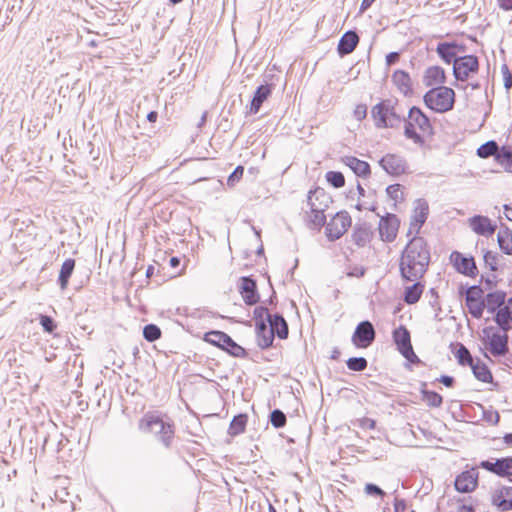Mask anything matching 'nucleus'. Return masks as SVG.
<instances>
[{"mask_svg":"<svg viewBox=\"0 0 512 512\" xmlns=\"http://www.w3.org/2000/svg\"><path fill=\"white\" fill-rule=\"evenodd\" d=\"M422 400L430 407H440L443 403V398L440 394L429 391L426 389L421 390Z\"/></svg>","mask_w":512,"mask_h":512,"instance_id":"4c0bfd02","label":"nucleus"},{"mask_svg":"<svg viewBox=\"0 0 512 512\" xmlns=\"http://www.w3.org/2000/svg\"><path fill=\"white\" fill-rule=\"evenodd\" d=\"M239 290L244 302L247 305H254L259 301V295L256 290V282L253 279L249 277H242Z\"/></svg>","mask_w":512,"mask_h":512,"instance_id":"6ab92c4d","label":"nucleus"},{"mask_svg":"<svg viewBox=\"0 0 512 512\" xmlns=\"http://www.w3.org/2000/svg\"><path fill=\"white\" fill-rule=\"evenodd\" d=\"M138 428L144 433H154L165 447L171 445L174 427L155 412L146 413L139 421Z\"/></svg>","mask_w":512,"mask_h":512,"instance_id":"20e7f679","label":"nucleus"},{"mask_svg":"<svg viewBox=\"0 0 512 512\" xmlns=\"http://www.w3.org/2000/svg\"><path fill=\"white\" fill-rule=\"evenodd\" d=\"M485 284L488 286V288H493L496 285V276L493 274L487 276L485 279Z\"/></svg>","mask_w":512,"mask_h":512,"instance_id":"e2e57ef3","label":"nucleus"},{"mask_svg":"<svg viewBox=\"0 0 512 512\" xmlns=\"http://www.w3.org/2000/svg\"><path fill=\"white\" fill-rule=\"evenodd\" d=\"M375 336L376 332L372 323L366 320L357 325L351 340L357 348H367L373 343Z\"/></svg>","mask_w":512,"mask_h":512,"instance_id":"9d476101","label":"nucleus"},{"mask_svg":"<svg viewBox=\"0 0 512 512\" xmlns=\"http://www.w3.org/2000/svg\"><path fill=\"white\" fill-rule=\"evenodd\" d=\"M393 82L398 87L401 93L407 95L411 92V79L408 73L398 70L392 76Z\"/></svg>","mask_w":512,"mask_h":512,"instance_id":"473e14b6","label":"nucleus"},{"mask_svg":"<svg viewBox=\"0 0 512 512\" xmlns=\"http://www.w3.org/2000/svg\"><path fill=\"white\" fill-rule=\"evenodd\" d=\"M351 226V217L347 212H338L327 223L326 236L330 241H335L343 236V234Z\"/></svg>","mask_w":512,"mask_h":512,"instance_id":"6e6552de","label":"nucleus"},{"mask_svg":"<svg viewBox=\"0 0 512 512\" xmlns=\"http://www.w3.org/2000/svg\"><path fill=\"white\" fill-rule=\"evenodd\" d=\"M143 337L149 342H154L161 337V330L157 325L148 324L143 329Z\"/></svg>","mask_w":512,"mask_h":512,"instance_id":"79ce46f5","label":"nucleus"},{"mask_svg":"<svg viewBox=\"0 0 512 512\" xmlns=\"http://www.w3.org/2000/svg\"><path fill=\"white\" fill-rule=\"evenodd\" d=\"M40 324L42 325L44 331L49 333L53 332L56 327L53 319L47 315H40Z\"/></svg>","mask_w":512,"mask_h":512,"instance_id":"603ef678","label":"nucleus"},{"mask_svg":"<svg viewBox=\"0 0 512 512\" xmlns=\"http://www.w3.org/2000/svg\"><path fill=\"white\" fill-rule=\"evenodd\" d=\"M496 161L507 171L512 172V152L502 148L496 155Z\"/></svg>","mask_w":512,"mask_h":512,"instance_id":"ea45409f","label":"nucleus"},{"mask_svg":"<svg viewBox=\"0 0 512 512\" xmlns=\"http://www.w3.org/2000/svg\"><path fill=\"white\" fill-rule=\"evenodd\" d=\"M256 334L258 345L261 348L265 349L272 345L275 334L264 321H259L256 323Z\"/></svg>","mask_w":512,"mask_h":512,"instance_id":"393cba45","label":"nucleus"},{"mask_svg":"<svg viewBox=\"0 0 512 512\" xmlns=\"http://www.w3.org/2000/svg\"><path fill=\"white\" fill-rule=\"evenodd\" d=\"M399 53L398 52H391L386 56V63L387 65H393L399 60Z\"/></svg>","mask_w":512,"mask_h":512,"instance_id":"052dcab7","label":"nucleus"},{"mask_svg":"<svg viewBox=\"0 0 512 512\" xmlns=\"http://www.w3.org/2000/svg\"><path fill=\"white\" fill-rule=\"evenodd\" d=\"M472 372L474 376L485 383H489L492 381V374L487 368V366L482 363L480 360L475 361L471 366Z\"/></svg>","mask_w":512,"mask_h":512,"instance_id":"72a5a7b5","label":"nucleus"},{"mask_svg":"<svg viewBox=\"0 0 512 512\" xmlns=\"http://www.w3.org/2000/svg\"><path fill=\"white\" fill-rule=\"evenodd\" d=\"M458 349H457V352L455 354L457 360H458V363L460 365H469L471 366L475 360L473 359L470 351L463 345V344H458Z\"/></svg>","mask_w":512,"mask_h":512,"instance_id":"58836bf2","label":"nucleus"},{"mask_svg":"<svg viewBox=\"0 0 512 512\" xmlns=\"http://www.w3.org/2000/svg\"><path fill=\"white\" fill-rule=\"evenodd\" d=\"M369 230L366 227H357L353 239L358 246H364L369 241Z\"/></svg>","mask_w":512,"mask_h":512,"instance_id":"c03bdc74","label":"nucleus"},{"mask_svg":"<svg viewBox=\"0 0 512 512\" xmlns=\"http://www.w3.org/2000/svg\"><path fill=\"white\" fill-rule=\"evenodd\" d=\"M271 424L275 428L284 427L286 424V415L279 409H275L270 414Z\"/></svg>","mask_w":512,"mask_h":512,"instance_id":"49530a36","label":"nucleus"},{"mask_svg":"<svg viewBox=\"0 0 512 512\" xmlns=\"http://www.w3.org/2000/svg\"><path fill=\"white\" fill-rule=\"evenodd\" d=\"M512 321V297L503 308H500L495 316V322L503 329L508 331L509 323Z\"/></svg>","mask_w":512,"mask_h":512,"instance_id":"bb28decb","label":"nucleus"},{"mask_svg":"<svg viewBox=\"0 0 512 512\" xmlns=\"http://www.w3.org/2000/svg\"><path fill=\"white\" fill-rule=\"evenodd\" d=\"M395 512H404L406 510V502L403 499L396 498L394 501Z\"/></svg>","mask_w":512,"mask_h":512,"instance_id":"bf43d9fd","label":"nucleus"},{"mask_svg":"<svg viewBox=\"0 0 512 512\" xmlns=\"http://www.w3.org/2000/svg\"><path fill=\"white\" fill-rule=\"evenodd\" d=\"M272 93V85L264 84L260 85L252 98L250 104V113L256 114L258 113L263 102L271 95Z\"/></svg>","mask_w":512,"mask_h":512,"instance_id":"5701e85b","label":"nucleus"},{"mask_svg":"<svg viewBox=\"0 0 512 512\" xmlns=\"http://www.w3.org/2000/svg\"><path fill=\"white\" fill-rule=\"evenodd\" d=\"M365 492L369 495L384 496L385 492L377 485L368 483L365 485Z\"/></svg>","mask_w":512,"mask_h":512,"instance_id":"864d4df0","label":"nucleus"},{"mask_svg":"<svg viewBox=\"0 0 512 512\" xmlns=\"http://www.w3.org/2000/svg\"><path fill=\"white\" fill-rule=\"evenodd\" d=\"M430 263V250L422 237H413L402 251L399 271L402 280L417 281L426 273Z\"/></svg>","mask_w":512,"mask_h":512,"instance_id":"f257e3e1","label":"nucleus"},{"mask_svg":"<svg viewBox=\"0 0 512 512\" xmlns=\"http://www.w3.org/2000/svg\"><path fill=\"white\" fill-rule=\"evenodd\" d=\"M247 424V415L239 414L234 416L229 426V434L232 436L241 434L245 431Z\"/></svg>","mask_w":512,"mask_h":512,"instance_id":"c9c22d12","label":"nucleus"},{"mask_svg":"<svg viewBox=\"0 0 512 512\" xmlns=\"http://www.w3.org/2000/svg\"><path fill=\"white\" fill-rule=\"evenodd\" d=\"M346 365L352 371L361 372L367 368L368 362L364 357H351Z\"/></svg>","mask_w":512,"mask_h":512,"instance_id":"37998d69","label":"nucleus"},{"mask_svg":"<svg viewBox=\"0 0 512 512\" xmlns=\"http://www.w3.org/2000/svg\"><path fill=\"white\" fill-rule=\"evenodd\" d=\"M466 306H467L470 314L474 318H477V319L482 317L483 311L486 308L484 300H479V301L478 300H475V301L467 300Z\"/></svg>","mask_w":512,"mask_h":512,"instance_id":"a19ab883","label":"nucleus"},{"mask_svg":"<svg viewBox=\"0 0 512 512\" xmlns=\"http://www.w3.org/2000/svg\"><path fill=\"white\" fill-rule=\"evenodd\" d=\"M269 327L280 339L288 337V324L280 314L268 315Z\"/></svg>","mask_w":512,"mask_h":512,"instance_id":"b1692460","label":"nucleus"},{"mask_svg":"<svg viewBox=\"0 0 512 512\" xmlns=\"http://www.w3.org/2000/svg\"><path fill=\"white\" fill-rule=\"evenodd\" d=\"M482 294H483V290L480 286H471L466 291L465 301H467V300H471V301L482 300L481 299Z\"/></svg>","mask_w":512,"mask_h":512,"instance_id":"8fccbe9b","label":"nucleus"},{"mask_svg":"<svg viewBox=\"0 0 512 512\" xmlns=\"http://www.w3.org/2000/svg\"><path fill=\"white\" fill-rule=\"evenodd\" d=\"M457 512H475L471 506L462 505L457 509Z\"/></svg>","mask_w":512,"mask_h":512,"instance_id":"338daca9","label":"nucleus"},{"mask_svg":"<svg viewBox=\"0 0 512 512\" xmlns=\"http://www.w3.org/2000/svg\"><path fill=\"white\" fill-rule=\"evenodd\" d=\"M489 351L494 356H503L508 351V335L493 333L489 338Z\"/></svg>","mask_w":512,"mask_h":512,"instance_id":"aec40b11","label":"nucleus"},{"mask_svg":"<svg viewBox=\"0 0 512 512\" xmlns=\"http://www.w3.org/2000/svg\"><path fill=\"white\" fill-rule=\"evenodd\" d=\"M75 268L74 259H66L60 269L58 282L62 290H65L68 286L69 278L72 275Z\"/></svg>","mask_w":512,"mask_h":512,"instance_id":"2f4dec72","label":"nucleus"},{"mask_svg":"<svg viewBox=\"0 0 512 512\" xmlns=\"http://www.w3.org/2000/svg\"><path fill=\"white\" fill-rule=\"evenodd\" d=\"M501 70H502L503 78H504V87L506 90H509L512 87V75H511L507 65H503Z\"/></svg>","mask_w":512,"mask_h":512,"instance_id":"5fc2aeb1","label":"nucleus"},{"mask_svg":"<svg viewBox=\"0 0 512 512\" xmlns=\"http://www.w3.org/2000/svg\"><path fill=\"white\" fill-rule=\"evenodd\" d=\"M506 293L503 291H494L488 293L484 299L485 307L490 313H494L505 303Z\"/></svg>","mask_w":512,"mask_h":512,"instance_id":"cd10ccee","label":"nucleus"},{"mask_svg":"<svg viewBox=\"0 0 512 512\" xmlns=\"http://www.w3.org/2000/svg\"><path fill=\"white\" fill-rule=\"evenodd\" d=\"M244 173V168L242 166H237L234 171L229 175L227 179V185L229 187H234L236 183L240 181Z\"/></svg>","mask_w":512,"mask_h":512,"instance_id":"09e8293b","label":"nucleus"},{"mask_svg":"<svg viewBox=\"0 0 512 512\" xmlns=\"http://www.w3.org/2000/svg\"><path fill=\"white\" fill-rule=\"evenodd\" d=\"M379 164L387 174L392 176H399L407 170L405 159L397 154H386L380 159Z\"/></svg>","mask_w":512,"mask_h":512,"instance_id":"f8f14e48","label":"nucleus"},{"mask_svg":"<svg viewBox=\"0 0 512 512\" xmlns=\"http://www.w3.org/2000/svg\"><path fill=\"white\" fill-rule=\"evenodd\" d=\"M499 147H498V144L491 140V141H488L484 144H482L478 149H477V155L480 157V158H488L490 156H495L500 153L499 151Z\"/></svg>","mask_w":512,"mask_h":512,"instance_id":"e433bc0d","label":"nucleus"},{"mask_svg":"<svg viewBox=\"0 0 512 512\" xmlns=\"http://www.w3.org/2000/svg\"><path fill=\"white\" fill-rule=\"evenodd\" d=\"M478 58L474 55L458 57L454 60L453 74L457 80L465 81L470 73L478 70Z\"/></svg>","mask_w":512,"mask_h":512,"instance_id":"1a4fd4ad","label":"nucleus"},{"mask_svg":"<svg viewBox=\"0 0 512 512\" xmlns=\"http://www.w3.org/2000/svg\"><path fill=\"white\" fill-rule=\"evenodd\" d=\"M438 382L442 383L446 387H452L454 385V378L448 375H442L437 379Z\"/></svg>","mask_w":512,"mask_h":512,"instance_id":"13d9d810","label":"nucleus"},{"mask_svg":"<svg viewBox=\"0 0 512 512\" xmlns=\"http://www.w3.org/2000/svg\"><path fill=\"white\" fill-rule=\"evenodd\" d=\"M504 208H505V215H506L507 219L512 221V207L505 205Z\"/></svg>","mask_w":512,"mask_h":512,"instance_id":"774afa93","label":"nucleus"},{"mask_svg":"<svg viewBox=\"0 0 512 512\" xmlns=\"http://www.w3.org/2000/svg\"><path fill=\"white\" fill-rule=\"evenodd\" d=\"M332 203V198L323 188L309 191L306 202L302 206L304 219L310 228L320 229L326 223L325 211Z\"/></svg>","mask_w":512,"mask_h":512,"instance_id":"f03ea898","label":"nucleus"},{"mask_svg":"<svg viewBox=\"0 0 512 512\" xmlns=\"http://www.w3.org/2000/svg\"><path fill=\"white\" fill-rule=\"evenodd\" d=\"M468 223L470 228L478 235L490 236L496 230V225L486 216L475 215L469 218Z\"/></svg>","mask_w":512,"mask_h":512,"instance_id":"a211bd4d","label":"nucleus"},{"mask_svg":"<svg viewBox=\"0 0 512 512\" xmlns=\"http://www.w3.org/2000/svg\"><path fill=\"white\" fill-rule=\"evenodd\" d=\"M456 48L455 43L442 42L437 45L436 51L445 63L450 64L456 59Z\"/></svg>","mask_w":512,"mask_h":512,"instance_id":"c756f323","label":"nucleus"},{"mask_svg":"<svg viewBox=\"0 0 512 512\" xmlns=\"http://www.w3.org/2000/svg\"><path fill=\"white\" fill-rule=\"evenodd\" d=\"M484 262L489 269L494 272L498 269V255L491 251H486L484 254Z\"/></svg>","mask_w":512,"mask_h":512,"instance_id":"de8ad7c7","label":"nucleus"},{"mask_svg":"<svg viewBox=\"0 0 512 512\" xmlns=\"http://www.w3.org/2000/svg\"><path fill=\"white\" fill-rule=\"evenodd\" d=\"M451 260L459 273L470 277L476 275L477 267L473 257H464L460 252L454 251Z\"/></svg>","mask_w":512,"mask_h":512,"instance_id":"f3484780","label":"nucleus"},{"mask_svg":"<svg viewBox=\"0 0 512 512\" xmlns=\"http://www.w3.org/2000/svg\"><path fill=\"white\" fill-rule=\"evenodd\" d=\"M359 42V37L356 32L354 31H347L343 34L341 37L339 44H338V53L341 56L350 54L354 51L357 44Z\"/></svg>","mask_w":512,"mask_h":512,"instance_id":"412c9836","label":"nucleus"},{"mask_svg":"<svg viewBox=\"0 0 512 512\" xmlns=\"http://www.w3.org/2000/svg\"><path fill=\"white\" fill-rule=\"evenodd\" d=\"M399 220L394 214H387L379 222V234L381 239L386 242H392L397 235Z\"/></svg>","mask_w":512,"mask_h":512,"instance_id":"4468645a","label":"nucleus"},{"mask_svg":"<svg viewBox=\"0 0 512 512\" xmlns=\"http://www.w3.org/2000/svg\"><path fill=\"white\" fill-rule=\"evenodd\" d=\"M479 467L501 477L507 476V464L505 462V458L496 459L494 462L489 460H483L480 462Z\"/></svg>","mask_w":512,"mask_h":512,"instance_id":"c85d7f7f","label":"nucleus"},{"mask_svg":"<svg viewBox=\"0 0 512 512\" xmlns=\"http://www.w3.org/2000/svg\"><path fill=\"white\" fill-rule=\"evenodd\" d=\"M454 101V90L446 86L434 87L424 95L425 105L437 113H444L451 110Z\"/></svg>","mask_w":512,"mask_h":512,"instance_id":"423d86ee","label":"nucleus"},{"mask_svg":"<svg viewBox=\"0 0 512 512\" xmlns=\"http://www.w3.org/2000/svg\"><path fill=\"white\" fill-rule=\"evenodd\" d=\"M268 315H271L266 307L259 306L256 307L254 310V316L256 319H263V317H266L268 319ZM263 321V320H260Z\"/></svg>","mask_w":512,"mask_h":512,"instance_id":"4d7b16f0","label":"nucleus"},{"mask_svg":"<svg viewBox=\"0 0 512 512\" xmlns=\"http://www.w3.org/2000/svg\"><path fill=\"white\" fill-rule=\"evenodd\" d=\"M367 115V107L364 104H359L354 110V116L357 120H363Z\"/></svg>","mask_w":512,"mask_h":512,"instance_id":"6e6d98bb","label":"nucleus"},{"mask_svg":"<svg viewBox=\"0 0 512 512\" xmlns=\"http://www.w3.org/2000/svg\"><path fill=\"white\" fill-rule=\"evenodd\" d=\"M377 128H394L402 121L396 101L387 99L376 104L371 110Z\"/></svg>","mask_w":512,"mask_h":512,"instance_id":"39448f33","label":"nucleus"},{"mask_svg":"<svg viewBox=\"0 0 512 512\" xmlns=\"http://www.w3.org/2000/svg\"><path fill=\"white\" fill-rule=\"evenodd\" d=\"M204 340L235 357H244L246 351L238 345L229 335L222 331H210L204 336Z\"/></svg>","mask_w":512,"mask_h":512,"instance_id":"0eeeda50","label":"nucleus"},{"mask_svg":"<svg viewBox=\"0 0 512 512\" xmlns=\"http://www.w3.org/2000/svg\"><path fill=\"white\" fill-rule=\"evenodd\" d=\"M505 462L507 464V468H506L507 476H512V457H506Z\"/></svg>","mask_w":512,"mask_h":512,"instance_id":"0e129e2a","label":"nucleus"},{"mask_svg":"<svg viewBox=\"0 0 512 512\" xmlns=\"http://www.w3.org/2000/svg\"><path fill=\"white\" fill-rule=\"evenodd\" d=\"M158 114L156 111H151L147 115V120L149 122H155L157 120Z\"/></svg>","mask_w":512,"mask_h":512,"instance_id":"69168bd1","label":"nucleus"},{"mask_svg":"<svg viewBox=\"0 0 512 512\" xmlns=\"http://www.w3.org/2000/svg\"><path fill=\"white\" fill-rule=\"evenodd\" d=\"M412 282L413 284L411 286L406 287L404 292V301L407 304L417 303L424 290V285L419 280Z\"/></svg>","mask_w":512,"mask_h":512,"instance_id":"7c9ffc66","label":"nucleus"},{"mask_svg":"<svg viewBox=\"0 0 512 512\" xmlns=\"http://www.w3.org/2000/svg\"><path fill=\"white\" fill-rule=\"evenodd\" d=\"M497 237L501 250L506 254H512V231L509 229H500Z\"/></svg>","mask_w":512,"mask_h":512,"instance_id":"f704fd0d","label":"nucleus"},{"mask_svg":"<svg viewBox=\"0 0 512 512\" xmlns=\"http://www.w3.org/2000/svg\"><path fill=\"white\" fill-rule=\"evenodd\" d=\"M498 5L505 11L512 10V0H498Z\"/></svg>","mask_w":512,"mask_h":512,"instance_id":"680f3d73","label":"nucleus"},{"mask_svg":"<svg viewBox=\"0 0 512 512\" xmlns=\"http://www.w3.org/2000/svg\"><path fill=\"white\" fill-rule=\"evenodd\" d=\"M492 504L501 512L512 510V487L500 486L492 493Z\"/></svg>","mask_w":512,"mask_h":512,"instance_id":"2eb2a0df","label":"nucleus"},{"mask_svg":"<svg viewBox=\"0 0 512 512\" xmlns=\"http://www.w3.org/2000/svg\"><path fill=\"white\" fill-rule=\"evenodd\" d=\"M445 72L443 68L439 66L429 67L424 74L423 82L428 87L442 86L445 82Z\"/></svg>","mask_w":512,"mask_h":512,"instance_id":"4be33fe9","label":"nucleus"},{"mask_svg":"<svg viewBox=\"0 0 512 512\" xmlns=\"http://www.w3.org/2000/svg\"><path fill=\"white\" fill-rule=\"evenodd\" d=\"M393 338L395 343L398 346V350L400 353L411 363H419L420 359L417 357V355L414 353L411 340H410V334L409 331L404 328L400 327L396 329L393 333Z\"/></svg>","mask_w":512,"mask_h":512,"instance_id":"9b49d317","label":"nucleus"},{"mask_svg":"<svg viewBox=\"0 0 512 512\" xmlns=\"http://www.w3.org/2000/svg\"><path fill=\"white\" fill-rule=\"evenodd\" d=\"M478 476V471L475 468L463 471L455 479V489L461 493L472 492L477 487Z\"/></svg>","mask_w":512,"mask_h":512,"instance_id":"ddd939ff","label":"nucleus"},{"mask_svg":"<svg viewBox=\"0 0 512 512\" xmlns=\"http://www.w3.org/2000/svg\"><path fill=\"white\" fill-rule=\"evenodd\" d=\"M428 204L422 199L416 201V205L413 211V215L410 222L409 234H417L422 225L425 223L428 215Z\"/></svg>","mask_w":512,"mask_h":512,"instance_id":"dca6fc26","label":"nucleus"},{"mask_svg":"<svg viewBox=\"0 0 512 512\" xmlns=\"http://www.w3.org/2000/svg\"><path fill=\"white\" fill-rule=\"evenodd\" d=\"M343 163L348 166L357 176L367 177L370 175V166L367 162L362 161L353 156H346L342 159Z\"/></svg>","mask_w":512,"mask_h":512,"instance_id":"a878e982","label":"nucleus"},{"mask_svg":"<svg viewBox=\"0 0 512 512\" xmlns=\"http://www.w3.org/2000/svg\"><path fill=\"white\" fill-rule=\"evenodd\" d=\"M326 180L335 188H341L345 184V178L341 172L329 171L326 173Z\"/></svg>","mask_w":512,"mask_h":512,"instance_id":"a18cd8bd","label":"nucleus"},{"mask_svg":"<svg viewBox=\"0 0 512 512\" xmlns=\"http://www.w3.org/2000/svg\"><path fill=\"white\" fill-rule=\"evenodd\" d=\"M386 192L388 196L395 200H401L402 199V192H401V185L400 184H393L387 187Z\"/></svg>","mask_w":512,"mask_h":512,"instance_id":"3c124183","label":"nucleus"},{"mask_svg":"<svg viewBox=\"0 0 512 512\" xmlns=\"http://www.w3.org/2000/svg\"><path fill=\"white\" fill-rule=\"evenodd\" d=\"M404 134L415 144L423 145L425 136L433 134V128L428 117L418 108L412 107L409 110L408 118L405 122Z\"/></svg>","mask_w":512,"mask_h":512,"instance_id":"7ed1b4c3","label":"nucleus"}]
</instances>
